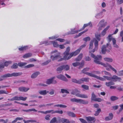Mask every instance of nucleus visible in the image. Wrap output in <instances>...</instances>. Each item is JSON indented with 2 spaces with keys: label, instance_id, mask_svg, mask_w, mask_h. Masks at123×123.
<instances>
[{
  "label": "nucleus",
  "instance_id": "1",
  "mask_svg": "<svg viewBox=\"0 0 123 123\" xmlns=\"http://www.w3.org/2000/svg\"><path fill=\"white\" fill-rule=\"evenodd\" d=\"M91 57L94 59V62L98 64H100L106 68V69L108 71H110L112 66L107 63H105L99 61L101 60L102 59V57L100 55H98L97 56H95L94 54H92Z\"/></svg>",
  "mask_w": 123,
  "mask_h": 123
},
{
  "label": "nucleus",
  "instance_id": "2",
  "mask_svg": "<svg viewBox=\"0 0 123 123\" xmlns=\"http://www.w3.org/2000/svg\"><path fill=\"white\" fill-rule=\"evenodd\" d=\"M70 50V47H68L66 49V51L64 53L63 58H60L58 60V61H61L64 60H68L71 58L72 56L71 55V53L69 54Z\"/></svg>",
  "mask_w": 123,
  "mask_h": 123
},
{
  "label": "nucleus",
  "instance_id": "3",
  "mask_svg": "<svg viewBox=\"0 0 123 123\" xmlns=\"http://www.w3.org/2000/svg\"><path fill=\"white\" fill-rule=\"evenodd\" d=\"M93 41H94V45L95 46L94 49L92 50V49L93 48V42L92 41H91L90 43L89 47V52L91 54V56L92 54H93L92 53L94 52L95 50H97L98 49V41H97L95 38L93 39Z\"/></svg>",
  "mask_w": 123,
  "mask_h": 123
},
{
  "label": "nucleus",
  "instance_id": "4",
  "mask_svg": "<svg viewBox=\"0 0 123 123\" xmlns=\"http://www.w3.org/2000/svg\"><path fill=\"white\" fill-rule=\"evenodd\" d=\"M71 93L73 95H75L77 97L82 98H87L88 97L86 95L80 94V92L76 89L74 90Z\"/></svg>",
  "mask_w": 123,
  "mask_h": 123
},
{
  "label": "nucleus",
  "instance_id": "5",
  "mask_svg": "<svg viewBox=\"0 0 123 123\" xmlns=\"http://www.w3.org/2000/svg\"><path fill=\"white\" fill-rule=\"evenodd\" d=\"M52 54H54L55 55H51V58L53 61L57 60L60 58V53L57 52V50H55L52 52Z\"/></svg>",
  "mask_w": 123,
  "mask_h": 123
},
{
  "label": "nucleus",
  "instance_id": "6",
  "mask_svg": "<svg viewBox=\"0 0 123 123\" xmlns=\"http://www.w3.org/2000/svg\"><path fill=\"white\" fill-rule=\"evenodd\" d=\"M111 48L110 45L109 44L107 43L106 44V46L105 45H104L101 48V52L102 53L104 54H105L106 52H109V50L107 49H111Z\"/></svg>",
  "mask_w": 123,
  "mask_h": 123
},
{
  "label": "nucleus",
  "instance_id": "7",
  "mask_svg": "<svg viewBox=\"0 0 123 123\" xmlns=\"http://www.w3.org/2000/svg\"><path fill=\"white\" fill-rule=\"evenodd\" d=\"M107 23L106 22H105V20L104 19L101 20L99 23L98 27V31L101 30L102 28L104 27L107 25Z\"/></svg>",
  "mask_w": 123,
  "mask_h": 123
},
{
  "label": "nucleus",
  "instance_id": "8",
  "mask_svg": "<svg viewBox=\"0 0 123 123\" xmlns=\"http://www.w3.org/2000/svg\"><path fill=\"white\" fill-rule=\"evenodd\" d=\"M52 43L53 44L54 47L56 48H58V47L59 45L58 44L57 42L55 41L48 42V41H44L42 44H45L46 45H48L51 44H52Z\"/></svg>",
  "mask_w": 123,
  "mask_h": 123
},
{
  "label": "nucleus",
  "instance_id": "9",
  "mask_svg": "<svg viewBox=\"0 0 123 123\" xmlns=\"http://www.w3.org/2000/svg\"><path fill=\"white\" fill-rule=\"evenodd\" d=\"M26 97H23L22 96L18 97L15 96L12 98L9 99L8 100L10 101H13L14 100L25 101L27 99Z\"/></svg>",
  "mask_w": 123,
  "mask_h": 123
},
{
  "label": "nucleus",
  "instance_id": "10",
  "mask_svg": "<svg viewBox=\"0 0 123 123\" xmlns=\"http://www.w3.org/2000/svg\"><path fill=\"white\" fill-rule=\"evenodd\" d=\"M55 78V77H53L47 80L46 81V83L48 84H55L57 83V81L54 79Z\"/></svg>",
  "mask_w": 123,
  "mask_h": 123
},
{
  "label": "nucleus",
  "instance_id": "11",
  "mask_svg": "<svg viewBox=\"0 0 123 123\" xmlns=\"http://www.w3.org/2000/svg\"><path fill=\"white\" fill-rule=\"evenodd\" d=\"M86 74L88 75L89 76L94 77L97 79L99 80H104V79L103 78H100V77L97 76L95 75L92 74V73H86Z\"/></svg>",
  "mask_w": 123,
  "mask_h": 123
},
{
  "label": "nucleus",
  "instance_id": "12",
  "mask_svg": "<svg viewBox=\"0 0 123 123\" xmlns=\"http://www.w3.org/2000/svg\"><path fill=\"white\" fill-rule=\"evenodd\" d=\"M56 77L59 79L65 81L67 82L68 81V80L66 77L63 75L62 74H60L57 76Z\"/></svg>",
  "mask_w": 123,
  "mask_h": 123
},
{
  "label": "nucleus",
  "instance_id": "13",
  "mask_svg": "<svg viewBox=\"0 0 123 123\" xmlns=\"http://www.w3.org/2000/svg\"><path fill=\"white\" fill-rule=\"evenodd\" d=\"M84 65V62L79 63L78 62H75L72 63L74 67H76L80 66L79 68L80 69L81 67H82Z\"/></svg>",
  "mask_w": 123,
  "mask_h": 123
},
{
  "label": "nucleus",
  "instance_id": "14",
  "mask_svg": "<svg viewBox=\"0 0 123 123\" xmlns=\"http://www.w3.org/2000/svg\"><path fill=\"white\" fill-rule=\"evenodd\" d=\"M86 119L88 123H92L91 121L95 122L96 120L95 118L93 117H86Z\"/></svg>",
  "mask_w": 123,
  "mask_h": 123
},
{
  "label": "nucleus",
  "instance_id": "15",
  "mask_svg": "<svg viewBox=\"0 0 123 123\" xmlns=\"http://www.w3.org/2000/svg\"><path fill=\"white\" fill-rule=\"evenodd\" d=\"M111 80L115 82L117 81H120L121 80V79L120 77L115 75H113L112 77H111Z\"/></svg>",
  "mask_w": 123,
  "mask_h": 123
},
{
  "label": "nucleus",
  "instance_id": "16",
  "mask_svg": "<svg viewBox=\"0 0 123 123\" xmlns=\"http://www.w3.org/2000/svg\"><path fill=\"white\" fill-rule=\"evenodd\" d=\"M12 62L11 61H8L5 62L4 63V65L0 63V69L3 68H4V66H7L9 64L11 63Z\"/></svg>",
  "mask_w": 123,
  "mask_h": 123
},
{
  "label": "nucleus",
  "instance_id": "17",
  "mask_svg": "<svg viewBox=\"0 0 123 123\" xmlns=\"http://www.w3.org/2000/svg\"><path fill=\"white\" fill-rule=\"evenodd\" d=\"M112 35L111 34H110L108 35L107 38L108 39L109 42H110L111 40H112L113 42V44L116 43V40L114 38L112 37Z\"/></svg>",
  "mask_w": 123,
  "mask_h": 123
},
{
  "label": "nucleus",
  "instance_id": "18",
  "mask_svg": "<svg viewBox=\"0 0 123 123\" xmlns=\"http://www.w3.org/2000/svg\"><path fill=\"white\" fill-rule=\"evenodd\" d=\"M77 103L80 104H88V102L81 99H77Z\"/></svg>",
  "mask_w": 123,
  "mask_h": 123
},
{
  "label": "nucleus",
  "instance_id": "19",
  "mask_svg": "<svg viewBox=\"0 0 123 123\" xmlns=\"http://www.w3.org/2000/svg\"><path fill=\"white\" fill-rule=\"evenodd\" d=\"M29 89L28 88L21 87L18 88V90L20 92H26Z\"/></svg>",
  "mask_w": 123,
  "mask_h": 123
},
{
  "label": "nucleus",
  "instance_id": "20",
  "mask_svg": "<svg viewBox=\"0 0 123 123\" xmlns=\"http://www.w3.org/2000/svg\"><path fill=\"white\" fill-rule=\"evenodd\" d=\"M80 51V49H78L75 52L71 53V55L72 56V57L73 56H75L79 53Z\"/></svg>",
  "mask_w": 123,
  "mask_h": 123
},
{
  "label": "nucleus",
  "instance_id": "21",
  "mask_svg": "<svg viewBox=\"0 0 123 123\" xmlns=\"http://www.w3.org/2000/svg\"><path fill=\"white\" fill-rule=\"evenodd\" d=\"M40 73L38 72H36L33 73L31 75V78L32 79H34L36 78L37 76Z\"/></svg>",
  "mask_w": 123,
  "mask_h": 123
},
{
  "label": "nucleus",
  "instance_id": "22",
  "mask_svg": "<svg viewBox=\"0 0 123 123\" xmlns=\"http://www.w3.org/2000/svg\"><path fill=\"white\" fill-rule=\"evenodd\" d=\"M49 92L48 91H47L46 90H40L39 91V93L41 95H45L47 93Z\"/></svg>",
  "mask_w": 123,
  "mask_h": 123
},
{
  "label": "nucleus",
  "instance_id": "23",
  "mask_svg": "<svg viewBox=\"0 0 123 123\" xmlns=\"http://www.w3.org/2000/svg\"><path fill=\"white\" fill-rule=\"evenodd\" d=\"M63 70L65 71H68L70 69V66L67 64L62 65Z\"/></svg>",
  "mask_w": 123,
  "mask_h": 123
},
{
  "label": "nucleus",
  "instance_id": "24",
  "mask_svg": "<svg viewBox=\"0 0 123 123\" xmlns=\"http://www.w3.org/2000/svg\"><path fill=\"white\" fill-rule=\"evenodd\" d=\"M113 117V115L111 113H110L109 116L108 117H106L105 119L106 121H109L112 119Z\"/></svg>",
  "mask_w": 123,
  "mask_h": 123
},
{
  "label": "nucleus",
  "instance_id": "25",
  "mask_svg": "<svg viewBox=\"0 0 123 123\" xmlns=\"http://www.w3.org/2000/svg\"><path fill=\"white\" fill-rule=\"evenodd\" d=\"M22 74L21 73H13L11 74V77L13 76H17L20 75Z\"/></svg>",
  "mask_w": 123,
  "mask_h": 123
},
{
  "label": "nucleus",
  "instance_id": "26",
  "mask_svg": "<svg viewBox=\"0 0 123 123\" xmlns=\"http://www.w3.org/2000/svg\"><path fill=\"white\" fill-rule=\"evenodd\" d=\"M67 113L68 115L70 117H76L75 114L74 112L68 111Z\"/></svg>",
  "mask_w": 123,
  "mask_h": 123
},
{
  "label": "nucleus",
  "instance_id": "27",
  "mask_svg": "<svg viewBox=\"0 0 123 123\" xmlns=\"http://www.w3.org/2000/svg\"><path fill=\"white\" fill-rule=\"evenodd\" d=\"M89 78H82L80 79V83H82L84 81L88 82L89 81Z\"/></svg>",
  "mask_w": 123,
  "mask_h": 123
},
{
  "label": "nucleus",
  "instance_id": "28",
  "mask_svg": "<svg viewBox=\"0 0 123 123\" xmlns=\"http://www.w3.org/2000/svg\"><path fill=\"white\" fill-rule=\"evenodd\" d=\"M32 55V54L31 53H28L24 55L23 57L24 58H27L31 57Z\"/></svg>",
  "mask_w": 123,
  "mask_h": 123
},
{
  "label": "nucleus",
  "instance_id": "29",
  "mask_svg": "<svg viewBox=\"0 0 123 123\" xmlns=\"http://www.w3.org/2000/svg\"><path fill=\"white\" fill-rule=\"evenodd\" d=\"M83 56V54L81 53L80 54L78 57L75 59V60L76 61H79L81 60Z\"/></svg>",
  "mask_w": 123,
  "mask_h": 123
},
{
  "label": "nucleus",
  "instance_id": "30",
  "mask_svg": "<svg viewBox=\"0 0 123 123\" xmlns=\"http://www.w3.org/2000/svg\"><path fill=\"white\" fill-rule=\"evenodd\" d=\"M23 120V117H17L12 122V123H14L16 122L18 120Z\"/></svg>",
  "mask_w": 123,
  "mask_h": 123
},
{
  "label": "nucleus",
  "instance_id": "31",
  "mask_svg": "<svg viewBox=\"0 0 123 123\" xmlns=\"http://www.w3.org/2000/svg\"><path fill=\"white\" fill-rule=\"evenodd\" d=\"M63 70V68L62 65L58 68L56 69V70L58 73H60L62 72V70Z\"/></svg>",
  "mask_w": 123,
  "mask_h": 123
},
{
  "label": "nucleus",
  "instance_id": "32",
  "mask_svg": "<svg viewBox=\"0 0 123 123\" xmlns=\"http://www.w3.org/2000/svg\"><path fill=\"white\" fill-rule=\"evenodd\" d=\"M100 78H102L104 79V80H100L102 81H105L106 79L107 80H111V77H109L107 76H103V77H100Z\"/></svg>",
  "mask_w": 123,
  "mask_h": 123
},
{
  "label": "nucleus",
  "instance_id": "33",
  "mask_svg": "<svg viewBox=\"0 0 123 123\" xmlns=\"http://www.w3.org/2000/svg\"><path fill=\"white\" fill-rule=\"evenodd\" d=\"M23 121L24 123H33L36 122V121L34 120H30L27 121L25 120H23Z\"/></svg>",
  "mask_w": 123,
  "mask_h": 123
},
{
  "label": "nucleus",
  "instance_id": "34",
  "mask_svg": "<svg viewBox=\"0 0 123 123\" xmlns=\"http://www.w3.org/2000/svg\"><path fill=\"white\" fill-rule=\"evenodd\" d=\"M81 31V30L75 31V29H71V31L69 33L70 34H74L80 31Z\"/></svg>",
  "mask_w": 123,
  "mask_h": 123
},
{
  "label": "nucleus",
  "instance_id": "35",
  "mask_svg": "<svg viewBox=\"0 0 123 123\" xmlns=\"http://www.w3.org/2000/svg\"><path fill=\"white\" fill-rule=\"evenodd\" d=\"M10 74H4L3 75H1L2 78H3V80H4L5 78L9 77H11Z\"/></svg>",
  "mask_w": 123,
  "mask_h": 123
},
{
  "label": "nucleus",
  "instance_id": "36",
  "mask_svg": "<svg viewBox=\"0 0 123 123\" xmlns=\"http://www.w3.org/2000/svg\"><path fill=\"white\" fill-rule=\"evenodd\" d=\"M104 59L105 61L109 62H112L113 61L112 58H105Z\"/></svg>",
  "mask_w": 123,
  "mask_h": 123
},
{
  "label": "nucleus",
  "instance_id": "37",
  "mask_svg": "<svg viewBox=\"0 0 123 123\" xmlns=\"http://www.w3.org/2000/svg\"><path fill=\"white\" fill-rule=\"evenodd\" d=\"M89 26H90V27L92 26V25L91 22H89L88 23L84 24L83 27V29H84L85 27Z\"/></svg>",
  "mask_w": 123,
  "mask_h": 123
},
{
  "label": "nucleus",
  "instance_id": "38",
  "mask_svg": "<svg viewBox=\"0 0 123 123\" xmlns=\"http://www.w3.org/2000/svg\"><path fill=\"white\" fill-rule=\"evenodd\" d=\"M28 48V47L27 46L22 47L20 48H19V50L20 51L25 50L27 49Z\"/></svg>",
  "mask_w": 123,
  "mask_h": 123
},
{
  "label": "nucleus",
  "instance_id": "39",
  "mask_svg": "<svg viewBox=\"0 0 123 123\" xmlns=\"http://www.w3.org/2000/svg\"><path fill=\"white\" fill-rule=\"evenodd\" d=\"M102 17V14L101 12L97 14L95 16V18H101Z\"/></svg>",
  "mask_w": 123,
  "mask_h": 123
},
{
  "label": "nucleus",
  "instance_id": "40",
  "mask_svg": "<svg viewBox=\"0 0 123 123\" xmlns=\"http://www.w3.org/2000/svg\"><path fill=\"white\" fill-rule=\"evenodd\" d=\"M72 81L73 82L75 83L79 84H80V79L78 80L75 79H72Z\"/></svg>",
  "mask_w": 123,
  "mask_h": 123
},
{
  "label": "nucleus",
  "instance_id": "41",
  "mask_svg": "<svg viewBox=\"0 0 123 123\" xmlns=\"http://www.w3.org/2000/svg\"><path fill=\"white\" fill-rule=\"evenodd\" d=\"M115 84L114 82L110 81L108 82H106L105 83V85L107 86H109L111 85H114Z\"/></svg>",
  "mask_w": 123,
  "mask_h": 123
},
{
  "label": "nucleus",
  "instance_id": "42",
  "mask_svg": "<svg viewBox=\"0 0 123 123\" xmlns=\"http://www.w3.org/2000/svg\"><path fill=\"white\" fill-rule=\"evenodd\" d=\"M101 35L99 34L96 33L95 34V37L96 38L98 41H100V39Z\"/></svg>",
  "mask_w": 123,
  "mask_h": 123
},
{
  "label": "nucleus",
  "instance_id": "43",
  "mask_svg": "<svg viewBox=\"0 0 123 123\" xmlns=\"http://www.w3.org/2000/svg\"><path fill=\"white\" fill-rule=\"evenodd\" d=\"M50 123H57V119L55 117H54L53 118L50 122Z\"/></svg>",
  "mask_w": 123,
  "mask_h": 123
},
{
  "label": "nucleus",
  "instance_id": "44",
  "mask_svg": "<svg viewBox=\"0 0 123 123\" xmlns=\"http://www.w3.org/2000/svg\"><path fill=\"white\" fill-rule=\"evenodd\" d=\"M89 69V68H86L84 69L81 71V72L82 73L84 74H86V73L87 72H86V71H88Z\"/></svg>",
  "mask_w": 123,
  "mask_h": 123
},
{
  "label": "nucleus",
  "instance_id": "45",
  "mask_svg": "<svg viewBox=\"0 0 123 123\" xmlns=\"http://www.w3.org/2000/svg\"><path fill=\"white\" fill-rule=\"evenodd\" d=\"M62 121H63L62 123H70V122L68 119H65L64 118H62Z\"/></svg>",
  "mask_w": 123,
  "mask_h": 123
},
{
  "label": "nucleus",
  "instance_id": "46",
  "mask_svg": "<svg viewBox=\"0 0 123 123\" xmlns=\"http://www.w3.org/2000/svg\"><path fill=\"white\" fill-rule=\"evenodd\" d=\"M96 96L94 94V93L93 92L92 93V97L91 99L92 100L95 101V99H96Z\"/></svg>",
  "mask_w": 123,
  "mask_h": 123
},
{
  "label": "nucleus",
  "instance_id": "47",
  "mask_svg": "<svg viewBox=\"0 0 123 123\" xmlns=\"http://www.w3.org/2000/svg\"><path fill=\"white\" fill-rule=\"evenodd\" d=\"M61 92L62 93H69V92L68 90L66 89H62L61 90Z\"/></svg>",
  "mask_w": 123,
  "mask_h": 123
},
{
  "label": "nucleus",
  "instance_id": "48",
  "mask_svg": "<svg viewBox=\"0 0 123 123\" xmlns=\"http://www.w3.org/2000/svg\"><path fill=\"white\" fill-rule=\"evenodd\" d=\"M46 114L47 113H51L52 114L55 113V111H54L53 110H51L46 111Z\"/></svg>",
  "mask_w": 123,
  "mask_h": 123
},
{
  "label": "nucleus",
  "instance_id": "49",
  "mask_svg": "<svg viewBox=\"0 0 123 123\" xmlns=\"http://www.w3.org/2000/svg\"><path fill=\"white\" fill-rule=\"evenodd\" d=\"M111 100L112 101H114L117 99L118 98L115 96H112L110 98Z\"/></svg>",
  "mask_w": 123,
  "mask_h": 123
},
{
  "label": "nucleus",
  "instance_id": "50",
  "mask_svg": "<svg viewBox=\"0 0 123 123\" xmlns=\"http://www.w3.org/2000/svg\"><path fill=\"white\" fill-rule=\"evenodd\" d=\"M27 64V63L25 62H20L18 64V65L20 67L23 66Z\"/></svg>",
  "mask_w": 123,
  "mask_h": 123
},
{
  "label": "nucleus",
  "instance_id": "51",
  "mask_svg": "<svg viewBox=\"0 0 123 123\" xmlns=\"http://www.w3.org/2000/svg\"><path fill=\"white\" fill-rule=\"evenodd\" d=\"M8 93V92L5 90H0V94H7Z\"/></svg>",
  "mask_w": 123,
  "mask_h": 123
},
{
  "label": "nucleus",
  "instance_id": "52",
  "mask_svg": "<svg viewBox=\"0 0 123 123\" xmlns=\"http://www.w3.org/2000/svg\"><path fill=\"white\" fill-rule=\"evenodd\" d=\"M106 31L103 30L100 34L101 36L103 37L106 34Z\"/></svg>",
  "mask_w": 123,
  "mask_h": 123
},
{
  "label": "nucleus",
  "instance_id": "53",
  "mask_svg": "<svg viewBox=\"0 0 123 123\" xmlns=\"http://www.w3.org/2000/svg\"><path fill=\"white\" fill-rule=\"evenodd\" d=\"M87 30L86 31H83L82 32H81L79 33L78 35H76L75 36V37L77 38V37H78L80 36L83 34L84 33L86 32V31H87Z\"/></svg>",
  "mask_w": 123,
  "mask_h": 123
},
{
  "label": "nucleus",
  "instance_id": "54",
  "mask_svg": "<svg viewBox=\"0 0 123 123\" xmlns=\"http://www.w3.org/2000/svg\"><path fill=\"white\" fill-rule=\"evenodd\" d=\"M18 64L17 63H14L13 65L11 66V68H17L18 67Z\"/></svg>",
  "mask_w": 123,
  "mask_h": 123
},
{
  "label": "nucleus",
  "instance_id": "55",
  "mask_svg": "<svg viewBox=\"0 0 123 123\" xmlns=\"http://www.w3.org/2000/svg\"><path fill=\"white\" fill-rule=\"evenodd\" d=\"M58 37V36H55L49 37V39L54 40L56 39Z\"/></svg>",
  "mask_w": 123,
  "mask_h": 123
},
{
  "label": "nucleus",
  "instance_id": "56",
  "mask_svg": "<svg viewBox=\"0 0 123 123\" xmlns=\"http://www.w3.org/2000/svg\"><path fill=\"white\" fill-rule=\"evenodd\" d=\"M83 88L86 90H88L89 89V86L85 85H82L81 86Z\"/></svg>",
  "mask_w": 123,
  "mask_h": 123
},
{
  "label": "nucleus",
  "instance_id": "57",
  "mask_svg": "<svg viewBox=\"0 0 123 123\" xmlns=\"http://www.w3.org/2000/svg\"><path fill=\"white\" fill-rule=\"evenodd\" d=\"M101 110L100 109H98L96 111L95 113L94 114V115L95 116L98 115L99 113L101 112Z\"/></svg>",
  "mask_w": 123,
  "mask_h": 123
},
{
  "label": "nucleus",
  "instance_id": "58",
  "mask_svg": "<svg viewBox=\"0 0 123 123\" xmlns=\"http://www.w3.org/2000/svg\"><path fill=\"white\" fill-rule=\"evenodd\" d=\"M51 61V60H48L47 61L44 62L43 63L42 65H46L48 64L49 62H50Z\"/></svg>",
  "mask_w": 123,
  "mask_h": 123
},
{
  "label": "nucleus",
  "instance_id": "59",
  "mask_svg": "<svg viewBox=\"0 0 123 123\" xmlns=\"http://www.w3.org/2000/svg\"><path fill=\"white\" fill-rule=\"evenodd\" d=\"M34 65L33 64H29L25 67V68H29L34 67Z\"/></svg>",
  "mask_w": 123,
  "mask_h": 123
},
{
  "label": "nucleus",
  "instance_id": "60",
  "mask_svg": "<svg viewBox=\"0 0 123 123\" xmlns=\"http://www.w3.org/2000/svg\"><path fill=\"white\" fill-rule=\"evenodd\" d=\"M117 74V75L119 76L123 75V70L119 71L118 73Z\"/></svg>",
  "mask_w": 123,
  "mask_h": 123
},
{
  "label": "nucleus",
  "instance_id": "61",
  "mask_svg": "<svg viewBox=\"0 0 123 123\" xmlns=\"http://www.w3.org/2000/svg\"><path fill=\"white\" fill-rule=\"evenodd\" d=\"M90 39V37H87L84 38L83 39V40L86 42H87L89 41Z\"/></svg>",
  "mask_w": 123,
  "mask_h": 123
},
{
  "label": "nucleus",
  "instance_id": "62",
  "mask_svg": "<svg viewBox=\"0 0 123 123\" xmlns=\"http://www.w3.org/2000/svg\"><path fill=\"white\" fill-rule=\"evenodd\" d=\"M62 119L60 117H58L57 120V123H59L61 122H62L63 121H62Z\"/></svg>",
  "mask_w": 123,
  "mask_h": 123
},
{
  "label": "nucleus",
  "instance_id": "63",
  "mask_svg": "<svg viewBox=\"0 0 123 123\" xmlns=\"http://www.w3.org/2000/svg\"><path fill=\"white\" fill-rule=\"evenodd\" d=\"M50 115H47L45 116V119L46 120H50Z\"/></svg>",
  "mask_w": 123,
  "mask_h": 123
},
{
  "label": "nucleus",
  "instance_id": "64",
  "mask_svg": "<svg viewBox=\"0 0 123 123\" xmlns=\"http://www.w3.org/2000/svg\"><path fill=\"white\" fill-rule=\"evenodd\" d=\"M79 119L82 123H87V122L83 119L80 118Z\"/></svg>",
  "mask_w": 123,
  "mask_h": 123
}]
</instances>
